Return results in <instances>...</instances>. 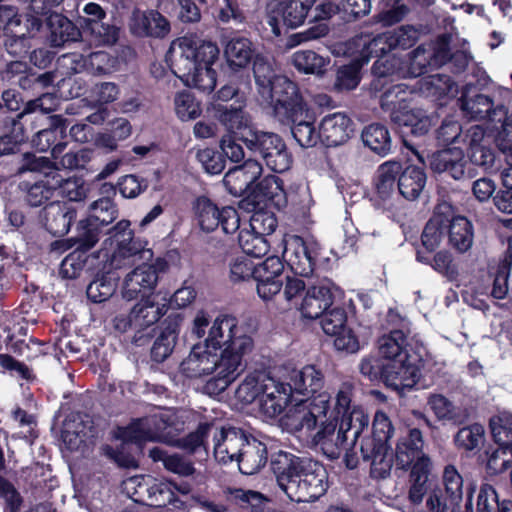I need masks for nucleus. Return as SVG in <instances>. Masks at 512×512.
I'll list each match as a JSON object with an SVG mask.
<instances>
[{
  "instance_id": "nucleus-4",
  "label": "nucleus",
  "mask_w": 512,
  "mask_h": 512,
  "mask_svg": "<svg viewBox=\"0 0 512 512\" xmlns=\"http://www.w3.org/2000/svg\"><path fill=\"white\" fill-rule=\"evenodd\" d=\"M216 43L200 39L196 34H186L175 39L166 54L175 76L188 86L203 93H211L217 84L213 65L219 59Z\"/></svg>"
},
{
  "instance_id": "nucleus-15",
  "label": "nucleus",
  "mask_w": 512,
  "mask_h": 512,
  "mask_svg": "<svg viewBox=\"0 0 512 512\" xmlns=\"http://www.w3.org/2000/svg\"><path fill=\"white\" fill-rule=\"evenodd\" d=\"M69 124L63 115L48 116L46 126L33 135L32 146L38 152H50L53 159H59L68 144Z\"/></svg>"
},
{
  "instance_id": "nucleus-7",
  "label": "nucleus",
  "mask_w": 512,
  "mask_h": 512,
  "mask_svg": "<svg viewBox=\"0 0 512 512\" xmlns=\"http://www.w3.org/2000/svg\"><path fill=\"white\" fill-rule=\"evenodd\" d=\"M261 97L270 103L275 118L281 121H292V117L301 116L309 105L304 99L299 85L287 76H279L269 89H264Z\"/></svg>"
},
{
  "instance_id": "nucleus-40",
  "label": "nucleus",
  "mask_w": 512,
  "mask_h": 512,
  "mask_svg": "<svg viewBox=\"0 0 512 512\" xmlns=\"http://www.w3.org/2000/svg\"><path fill=\"white\" fill-rule=\"evenodd\" d=\"M215 421L204 420L200 421L194 431L189 432L183 437L175 440V445L186 454L200 456H208V438L210 434L214 433Z\"/></svg>"
},
{
  "instance_id": "nucleus-22",
  "label": "nucleus",
  "mask_w": 512,
  "mask_h": 512,
  "mask_svg": "<svg viewBox=\"0 0 512 512\" xmlns=\"http://www.w3.org/2000/svg\"><path fill=\"white\" fill-rule=\"evenodd\" d=\"M211 110L213 117L226 128L228 135H235L244 144L250 138L249 134L256 130L242 105L212 103Z\"/></svg>"
},
{
  "instance_id": "nucleus-26",
  "label": "nucleus",
  "mask_w": 512,
  "mask_h": 512,
  "mask_svg": "<svg viewBox=\"0 0 512 512\" xmlns=\"http://www.w3.org/2000/svg\"><path fill=\"white\" fill-rule=\"evenodd\" d=\"M429 166L433 172L443 173L454 180L472 177L470 169L467 168L465 153L459 147L446 148L432 153L429 158Z\"/></svg>"
},
{
  "instance_id": "nucleus-3",
  "label": "nucleus",
  "mask_w": 512,
  "mask_h": 512,
  "mask_svg": "<svg viewBox=\"0 0 512 512\" xmlns=\"http://www.w3.org/2000/svg\"><path fill=\"white\" fill-rule=\"evenodd\" d=\"M130 226L131 222L123 219L107 231L109 239L116 245L112 255L113 261H143L126 275L122 297L126 301L139 300L137 303L159 304L154 300V292L160 274L169 269V263L163 257L156 258L153 263H147L154 256L153 250L147 247V240L135 237Z\"/></svg>"
},
{
  "instance_id": "nucleus-8",
  "label": "nucleus",
  "mask_w": 512,
  "mask_h": 512,
  "mask_svg": "<svg viewBox=\"0 0 512 512\" xmlns=\"http://www.w3.org/2000/svg\"><path fill=\"white\" fill-rule=\"evenodd\" d=\"M194 219L202 231L213 232L221 227L225 234H234L240 228V216L233 206L220 207L206 195L193 202Z\"/></svg>"
},
{
  "instance_id": "nucleus-61",
  "label": "nucleus",
  "mask_w": 512,
  "mask_h": 512,
  "mask_svg": "<svg viewBox=\"0 0 512 512\" xmlns=\"http://www.w3.org/2000/svg\"><path fill=\"white\" fill-rule=\"evenodd\" d=\"M116 278L111 273L97 275L87 286L86 296L93 303L107 301L116 291Z\"/></svg>"
},
{
  "instance_id": "nucleus-41",
  "label": "nucleus",
  "mask_w": 512,
  "mask_h": 512,
  "mask_svg": "<svg viewBox=\"0 0 512 512\" xmlns=\"http://www.w3.org/2000/svg\"><path fill=\"white\" fill-rule=\"evenodd\" d=\"M240 455L237 463L240 472L244 475L258 473L268 462L267 445L252 435Z\"/></svg>"
},
{
  "instance_id": "nucleus-47",
  "label": "nucleus",
  "mask_w": 512,
  "mask_h": 512,
  "mask_svg": "<svg viewBox=\"0 0 512 512\" xmlns=\"http://www.w3.org/2000/svg\"><path fill=\"white\" fill-rule=\"evenodd\" d=\"M23 112L11 119L10 129L0 136V157L18 156L26 144L28 136L24 124L21 122Z\"/></svg>"
},
{
  "instance_id": "nucleus-23",
  "label": "nucleus",
  "mask_w": 512,
  "mask_h": 512,
  "mask_svg": "<svg viewBox=\"0 0 512 512\" xmlns=\"http://www.w3.org/2000/svg\"><path fill=\"white\" fill-rule=\"evenodd\" d=\"M251 434L236 427L219 428L215 424L213 441L215 457L223 463L238 461L243 452L244 445L248 442Z\"/></svg>"
},
{
  "instance_id": "nucleus-49",
  "label": "nucleus",
  "mask_w": 512,
  "mask_h": 512,
  "mask_svg": "<svg viewBox=\"0 0 512 512\" xmlns=\"http://www.w3.org/2000/svg\"><path fill=\"white\" fill-rule=\"evenodd\" d=\"M292 381L283 382L268 378L264 383V405L270 402V408L273 412H281L283 408L291 403L292 395L295 393L292 387Z\"/></svg>"
},
{
  "instance_id": "nucleus-44",
  "label": "nucleus",
  "mask_w": 512,
  "mask_h": 512,
  "mask_svg": "<svg viewBox=\"0 0 512 512\" xmlns=\"http://www.w3.org/2000/svg\"><path fill=\"white\" fill-rule=\"evenodd\" d=\"M427 404L439 421H448L459 426L464 424L469 416L465 408L454 405L443 394H430L427 398Z\"/></svg>"
},
{
  "instance_id": "nucleus-42",
  "label": "nucleus",
  "mask_w": 512,
  "mask_h": 512,
  "mask_svg": "<svg viewBox=\"0 0 512 512\" xmlns=\"http://www.w3.org/2000/svg\"><path fill=\"white\" fill-rule=\"evenodd\" d=\"M426 179L427 176L422 167L416 165L403 167V164L400 162V172L397 182L398 193L407 200H415L424 189Z\"/></svg>"
},
{
  "instance_id": "nucleus-55",
  "label": "nucleus",
  "mask_w": 512,
  "mask_h": 512,
  "mask_svg": "<svg viewBox=\"0 0 512 512\" xmlns=\"http://www.w3.org/2000/svg\"><path fill=\"white\" fill-rule=\"evenodd\" d=\"M476 512H512V500H500L496 489L484 483L477 493Z\"/></svg>"
},
{
  "instance_id": "nucleus-53",
  "label": "nucleus",
  "mask_w": 512,
  "mask_h": 512,
  "mask_svg": "<svg viewBox=\"0 0 512 512\" xmlns=\"http://www.w3.org/2000/svg\"><path fill=\"white\" fill-rule=\"evenodd\" d=\"M292 63L301 73L323 75L330 64V58L323 57L313 50H300L293 54Z\"/></svg>"
},
{
  "instance_id": "nucleus-35",
  "label": "nucleus",
  "mask_w": 512,
  "mask_h": 512,
  "mask_svg": "<svg viewBox=\"0 0 512 512\" xmlns=\"http://www.w3.org/2000/svg\"><path fill=\"white\" fill-rule=\"evenodd\" d=\"M284 197V190L280 184V179L274 175H268L259 178L253 185L247 199L248 205L253 207L275 206L280 207L281 200Z\"/></svg>"
},
{
  "instance_id": "nucleus-11",
  "label": "nucleus",
  "mask_w": 512,
  "mask_h": 512,
  "mask_svg": "<svg viewBox=\"0 0 512 512\" xmlns=\"http://www.w3.org/2000/svg\"><path fill=\"white\" fill-rule=\"evenodd\" d=\"M167 311L166 303H136L128 313H119L113 318V327L120 333L134 330L133 342L136 345H143L142 339L145 336H150V333L144 334L143 332L155 325Z\"/></svg>"
},
{
  "instance_id": "nucleus-57",
  "label": "nucleus",
  "mask_w": 512,
  "mask_h": 512,
  "mask_svg": "<svg viewBox=\"0 0 512 512\" xmlns=\"http://www.w3.org/2000/svg\"><path fill=\"white\" fill-rule=\"evenodd\" d=\"M485 471L489 476H498L512 466V449L489 445L484 451Z\"/></svg>"
},
{
  "instance_id": "nucleus-6",
  "label": "nucleus",
  "mask_w": 512,
  "mask_h": 512,
  "mask_svg": "<svg viewBox=\"0 0 512 512\" xmlns=\"http://www.w3.org/2000/svg\"><path fill=\"white\" fill-rule=\"evenodd\" d=\"M442 488L433 489L426 500V512H476L473 495L476 486L464 480L453 465H448L443 473Z\"/></svg>"
},
{
  "instance_id": "nucleus-46",
  "label": "nucleus",
  "mask_w": 512,
  "mask_h": 512,
  "mask_svg": "<svg viewBox=\"0 0 512 512\" xmlns=\"http://www.w3.org/2000/svg\"><path fill=\"white\" fill-rule=\"evenodd\" d=\"M415 260L423 265L430 266L435 272L454 281L459 276L458 266L453 255L448 250H436L434 253L425 255L422 252L415 253Z\"/></svg>"
},
{
  "instance_id": "nucleus-63",
  "label": "nucleus",
  "mask_w": 512,
  "mask_h": 512,
  "mask_svg": "<svg viewBox=\"0 0 512 512\" xmlns=\"http://www.w3.org/2000/svg\"><path fill=\"white\" fill-rule=\"evenodd\" d=\"M87 216L105 229L118 217V208L113 199L102 197L90 204Z\"/></svg>"
},
{
  "instance_id": "nucleus-51",
  "label": "nucleus",
  "mask_w": 512,
  "mask_h": 512,
  "mask_svg": "<svg viewBox=\"0 0 512 512\" xmlns=\"http://www.w3.org/2000/svg\"><path fill=\"white\" fill-rule=\"evenodd\" d=\"M223 493L230 504L248 512H262L267 500L261 492L251 489L226 487Z\"/></svg>"
},
{
  "instance_id": "nucleus-1",
  "label": "nucleus",
  "mask_w": 512,
  "mask_h": 512,
  "mask_svg": "<svg viewBox=\"0 0 512 512\" xmlns=\"http://www.w3.org/2000/svg\"><path fill=\"white\" fill-rule=\"evenodd\" d=\"M330 400L329 393H322L310 405H300L289 416L292 429L311 432L319 427L315 434L319 441L328 439L337 429V441L341 445L352 448L359 445L362 460L370 464L372 478H387L394 461L389 441L395 428L390 417L377 410L370 427V417L364 409L351 405V391L340 389L332 410Z\"/></svg>"
},
{
  "instance_id": "nucleus-34",
  "label": "nucleus",
  "mask_w": 512,
  "mask_h": 512,
  "mask_svg": "<svg viewBox=\"0 0 512 512\" xmlns=\"http://www.w3.org/2000/svg\"><path fill=\"white\" fill-rule=\"evenodd\" d=\"M335 296L326 284L309 286L300 305L304 318L318 319L328 308L334 304Z\"/></svg>"
},
{
  "instance_id": "nucleus-37",
  "label": "nucleus",
  "mask_w": 512,
  "mask_h": 512,
  "mask_svg": "<svg viewBox=\"0 0 512 512\" xmlns=\"http://www.w3.org/2000/svg\"><path fill=\"white\" fill-rule=\"evenodd\" d=\"M100 251L75 246L61 261L59 274L63 279H77L84 270H90L98 261Z\"/></svg>"
},
{
  "instance_id": "nucleus-10",
  "label": "nucleus",
  "mask_w": 512,
  "mask_h": 512,
  "mask_svg": "<svg viewBox=\"0 0 512 512\" xmlns=\"http://www.w3.org/2000/svg\"><path fill=\"white\" fill-rule=\"evenodd\" d=\"M283 259L295 275L311 276L314 271L329 260L324 256L323 248L314 239L294 236L286 242Z\"/></svg>"
},
{
  "instance_id": "nucleus-14",
  "label": "nucleus",
  "mask_w": 512,
  "mask_h": 512,
  "mask_svg": "<svg viewBox=\"0 0 512 512\" xmlns=\"http://www.w3.org/2000/svg\"><path fill=\"white\" fill-rule=\"evenodd\" d=\"M316 0H278L268 11L267 24L272 33L279 37L289 29L301 26L309 15Z\"/></svg>"
},
{
  "instance_id": "nucleus-18",
  "label": "nucleus",
  "mask_w": 512,
  "mask_h": 512,
  "mask_svg": "<svg viewBox=\"0 0 512 512\" xmlns=\"http://www.w3.org/2000/svg\"><path fill=\"white\" fill-rule=\"evenodd\" d=\"M263 172L262 165L256 159L249 158L226 172L223 183L229 194L243 197L247 201L250 191Z\"/></svg>"
},
{
  "instance_id": "nucleus-48",
  "label": "nucleus",
  "mask_w": 512,
  "mask_h": 512,
  "mask_svg": "<svg viewBox=\"0 0 512 512\" xmlns=\"http://www.w3.org/2000/svg\"><path fill=\"white\" fill-rule=\"evenodd\" d=\"M44 297L40 288L35 284H27L23 290L20 305L16 308L25 324L35 325L39 321V311L43 307Z\"/></svg>"
},
{
  "instance_id": "nucleus-59",
  "label": "nucleus",
  "mask_w": 512,
  "mask_h": 512,
  "mask_svg": "<svg viewBox=\"0 0 512 512\" xmlns=\"http://www.w3.org/2000/svg\"><path fill=\"white\" fill-rule=\"evenodd\" d=\"M5 346L9 353L28 362L48 354V343L34 336H29L28 340H15L12 343H6Z\"/></svg>"
},
{
  "instance_id": "nucleus-28",
  "label": "nucleus",
  "mask_w": 512,
  "mask_h": 512,
  "mask_svg": "<svg viewBox=\"0 0 512 512\" xmlns=\"http://www.w3.org/2000/svg\"><path fill=\"white\" fill-rule=\"evenodd\" d=\"M130 32L137 37L165 38L171 30L169 20L158 10L135 9L130 19Z\"/></svg>"
},
{
  "instance_id": "nucleus-38",
  "label": "nucleus",
  "mask_w": 512,
  "mask_h": 512,
  "mask_svg": "<svg viewBox=\"0 0 512 512\" xmlns=\"http://www.w3.org/2000/svg\"><path fill=\"white\" fill-rule=\"evenodd\" d=\"M46 28L49 31L50 42L54 47H62L66 43L77 42L84 33L77 21L74 23L59 13L47 17Z\"/></svg>"
},
{
  "instance_id": "nucleus-17",
  "label": "nucleus",
  "mask_w": 512,
  "mask_h": 512,
  "mask_svg": "<svg viewBox=\"0 0 512 512\" xmlns=\"http://www.w3.org/2000/svg\"><path fill=\"white\" fill-rule=\"evenodd\" d=\"M171 417L152 414L134 419L123 431V439L135 444L155 441L170 433Z\"/></svg>"
},
{
  "instance_id": "nucleus-19",
  "label": "nucleus",
  "mask_w": 512,
  "mask_h": 512,
  "mask_svg": "<svg viewBox=\"0 0 512 512\" xmlns=\"http://www.w3.org/2000/svg\"><path fill=\"white\" fill-rule=\"evenodd\" d=\"M289 380L292 381L291 385L295 393L308 397L306 400H301L287 413L286 423L290 426L289 416L295 412L300 405L308 406L315 397L325 393L322 391L325 380L323 372L315 365H306L300 370H292L289 375Z\"/></svg>"
},
{
  "instance_id": "nucleus-2",
  "label": "nucleus",
  "mask_w": 512,
  "mask_h": 512,
  "mask_svg": "<svg viewBox=\"0 0 512 512\" xmlns=\"http://www.w3.org/2000/svg\"><path fill=\"white\" fill-rule=\"evenodd\" d=\"M254 348L253 338L238 325L236 317L219 315L209 329L204 346L194 344L189 362H198V375L215 373V384L226 389L245 370L244 358Z\"/></svg>"
},
{
  "instance_id": "nucleus-60",
  "label": "nucleus",
  "mask_w": 512,
  "mask_h": 512,
  "mask_svg": "<svg viewBox=\"0 0 512 512\" xmlns=\"http://www.w3.org/2000/svg\"><path fill=\"white\" fill-rule=\"evenodd\" d=\"M425 462L426 460H421L409 469L411 482L409 500L413 504H420L428 490L427 482L431 464H426Z\"/></svg>"
},
{
  "instance_id": "nucleus-29",
  "label": "nucleus",
  "mask_w": 512,
  "mask_h": 512,
  "mask_svg": "<svg viewBox=\"0 0 512 512\" xmlns=\"http://www.w3.org/2000/svg\"><path fill=\"white\" fill-rule=\"evenodd\" d=\"M354 126V121L345 113L328 114L320 122L318 136L326 147H336L350 139Z\"/></svg>"
},
{
  "instance_id": "nucleus-24",
  "label": "nucleus",
  "mask_w": 512,
  "mask_h": 512,
  "mask_svg": "<svg viewBox=\"0 0 512 512\" xmlns=\"http://www.w3.org/2000/svg\"><path fill=\"white\" fill-rule=\"evenodd\" d=\"M310 460V457L278 450L270 455V470L275 476L278 487L286 493L289 485L296 480Z\"/></svg>"
},
{
  "instance_id": "nucleus-64",
  "label": "nucleus",
  "mask_w": 512,
  "mask_h": 512,
  "mask_svg": "<svg viewBox=\"0 0 512 512\" xmlns=\"http://www.w3.org/2000/svg\"><path fill=\"white\" fill-rule=\"evenodd\" d=\"M26 187L25 201L30 207H40L46 204L55 193L53 178L36 181L33 184L23 183Z\"/></svg>"
},
{
  "instance_id": "nucleus-27",
  "label": "nucleus",
  "mask_w": 512,
  "mask_h": 512,
  "mask_svg": "<svg viewBox=\"0 0 512 512\" xmlns=\"http://www.w3.org/2000/svg\"><path fill=\"white\" fill-rule=\"evenodd\" d=\"M445 212H450L449 203L443 202L435 207L433 215L422 230L420 241L414 243L415 253L422 252L427 255L438 250L446 236L445 223H447V217H444Z\"/></svg>"
},
{
  "instance_id": "nucleus-5",
  "label": "nucleus",
  "mask_w": 512,
  "mask_h": 512,
  "mask_svg": "<svg viewBox=\"0 0 512 512\" xmlns=\"http://www.w3.org/2000/svg\"><path fill=\"white\" fill-rule=\"evenodd\" d=\"M406 89L407 85L403 83L392 85L382 93L380 102L383 109L392 106L391 122L402 138L403 144L410 148L407 137L426 135L432 126V118L424 109L409 105L404 97Z\"/></svg>"
},
{
  "instance_id": "nucleus-16",
  "label": "nucleus",
  "mask_w": 512,
  "mask_h": 512,
  "mask_svg": "<svg viewBox=\"0 0 512 512\" xmlns=\"http://www.w3.org/2000/svg\"><path fill=\"white\" fill-rule=\"evenodd\" d=\"M424 438L419 427L407 426L398 437L395 446V464L397 469L408 471L421 460L431 464L430 457L424 453Z\"/></svg>"
},
{
  "instance_id": "nucleus-31",
  "label": "nucleus",
  "mask_w": 512,
  "mask_h": 512,
  "mask_svg": "<svg viewBox=\"0 0 512 512\" xmlns=\"http://www.w3.org/2000/svg\"><path fill=\"white\" fill-rule=\"evenodd\" d=\"M463 142L466 144V153L471 164L484 169L493 167L496 154L482 126L473 125L466 130Z\"/></svg>"
},
{
  "instance_id": "nucleus-45",
  "label": "nucleus",
  "mask_w": 512,
  "mask_h": 512,
  "mask_svg": "<svg viewBox=\"0 0 512 512\" xmlns=\"http://www.w3.org/2000/svg\"><path fill=\"white\" fill-rule=\"evenodd\" d=\"M361 139L365 147L381 157L391 152L392 139L385 124L374 122L365 126L361 132Z\"/></svg>"
},
{
  "instance_id": "nucleus-21",
  "label": "nucleus",
  "mask_w": 512,
  "mask_h": 512,
  "mask_svg": "<svg viewBox=\"0 0 512 512\" xmlns=\"http://www.w3.org/2000/svg\"><path fill=\"white\" fill-rule=\"evenodd\" d=\"M78 208L69 202H51L42 209L40 221L44 229L54 237H64L76 222Z\"/></svg>"
},
{
  "instance_id": "nucleus-32",
  "label": "nucleus",
  "mask_w": 512,
  "mask_h": 512,
  "mask_svg": "<svg viewBox=\"0 0 512 512\" xmlns=\"http://www.w3.org/2000/svg\"><path fill=\"white\" fill-rule=\"evenodd\" d=\"M444 217H447L445 231L448 244L458 253L467 252L472 247L474 241L473 224L467 217L455 215L451 204L450 212H445Z\"/></svg>"
},
{
  "instance_id": "nucleus-62",
  "label": "nucleus",
  "mask_w": 512,
  "mask_h": 512,
  "mask_svg": "<svg viewBox=\"0 0 512 512\" xmlns=\"http://www.w3.org/2000/svg\"><path fill=\"white\" fill-rule=\"evenodd\" d=\"M238 243L244 255L248 257L261 258L265 256L270 249V244L265 238V235L256 233L252 229L240 230Z\"/></svg>"
},
{
  "instance_id": "nucleus-43",
  "label": "nucleus",
  "mask_w": 512,
  "mask_h": 512,
  "mask_svg": "<svg viewBox=\"0 0 512 512\" xmlns=\"http://www.w3.org/2000/svg\"><path fill=\"white\" fill-rule=\"evenodd\" d=\"M292 118V121H281L280 123L291 127V133L301 147L315 146L320 139L314 126L315 114L313 110L309 107L307 111L302 112L301 116L297 115V117L293 116Z\"/></svg>"
},
{
  "instance_id": "nucleus-30",
  "label": "nucleus",
  "mask_w": 512,
  "mask_h": 512,
  "mask_svg": "<svg viewBox=\"0 0 512 512\" xmlns=\"http://www.w3.org/2000/svg\"><path fill=\"white\" fill-rule=\"evenodd\" d=\"M223 54L228 68L236 73L249 68L259 53L249 37L234 33L227 38Z\"/></svg>"
},
{
  "instance_id": "nucleus-25",
  "label": "nucleus",
  "mask_w": 512,
  "mask_h": 512,
  "mask_svg": "<svg viewBox=\"0 0 512 512\" xmlns=\"http://www.w3.org/2000/svg\"><path fill=\"white\" fill-rule=\"evenodd\" d=\"M360 373L370 381H381L386 386L395 390L409 386L406 376L399 372L393 360H386L383 356H369L361 360L359 365Z\"/></svg>"
},
{
  "instance_id": "nucleus-54",
  "label": "nucleus",
  "mask_w": 512,
  "mask_h": 512,
  "mask_svg": "<svg viewBox=\"0 0 512 512\" xmlns=\"http://www.w3.org/2000/svg\"><path fill=\"white\" fill-rule=\"evenodd\" d=\"M75 235L72 236L76 246H80L91 251L99 243L104 229L99 224L93 222L87 215L75 222Z\"/></svg>"
},
{
  "instance_id": "nucleus-52",
  "label": "nucleus",
  "mask_w": 512,
  "mask_h": 512,
  "mask_svg": "<svg viewBox=\"0 0 512 512\" xmlns=\"http://www.w3.org/2000/svg\"><path fill=\"white\" fill-rule=\"evenodd\" d=\"M512 268V254L506 253L496 265L489 266V276L492 278V289L490 295L497 300L505 299L508 296V280Z\"/></svg>"
},
{
  "instance_id": "nucleus-36",
  "label": "nucleus",
  "mask_w": 512,
  "mask_h": 512,
  "mask_svg": "<svg viewBox=\"0 0 512 512\" xmlns=\"http://www.w3.org/2000/svg\"><path fill=\"white\" fill-rule=\"evenodd\" d=\"M181 318L169 316L161 325L160 332L156 336L150 350L153 362H164L173 352L178 339Z\"/></svg>"
},
{
  "instance_id": "nucleus-56",
  "label": "nucleus",
  "mask_w": 512,
  "mask_h": 512,
  "mask_svg": "<svg viewBox=\"0 0 512 512\" xmlns=\"http://www.w3.org/2000/svg\"><path fill=\"white\" fill-rule=\"evenodd\" d=\"M489 429L495 445L512 449V413L500 411L489 419Z\"/></svg>"
},
{
  "instance_id": "nucleus-12",
  "label": "nucleus",
  "mask_w": 512,
  "mask_h": 512,
  "mask_svg": "<svg viewBox=\"0 0 512 512\" xmlns=\"http://www.w3.org/2000/svg\"><path fill=\"white\" fill-rule=\"evenodd\" d=\"M379 353L386 360H393L396 369L415 382L420 373L421 356L408 349L407 335L402 330H392L378 340Z\"/></svg>"
},
{
  "instance_id": "nucleus-58",
  "label": "nucleus",
  "mask_w": 512,
  "mask_h": 512,
  "mask_svg": "<svg viewBox=\"0 0 512 512\" xmlns=\"http://www.w3.org/2000/svg\"><path fill=\"white\" fill-rule=\"evenodd\" d=\"M348 56L351 57L350 62L340 66L336 73L334 88L339 92L353 90L361 81V70L365 64L355 54Z\"/></svg>"
},
{
  "instance_id": "nucleus-9",
  "label": "nucleus",
  "mask_w": 512,
  "mask_h": 512,
  "mask_svg": "<svg viewBox=\"0 0 512 512\" xmlns=\"http://www.w3.org/2000/svg\"><path fill=\"white\" fill-rule=\"evenodd\" d=\"M249 136L246 147L253 154L259 155L271 171L283 173L290 169L292 154L280 135L256 129Z\"/></svg>"
},
{
  "instance_id": "nucleus-39",
  "label": "nucleus",
  "mask_w": 512,
  "mask_h": 512,
  "mask_svg": "<svg viewBox=\"0 0 512 512\" xmlns=\"http://www.w3.org/2000/svg\"><path fill=\"white\" fill-rule=\"evenodd\" d=\"M458 101L461 110L474 120L489 117L493 109L492 98L480 93L478 87L474 84H466L462 87Z\"/></svg>"
},
{
  "instance_id": "nucleus-13",
  "label": "nucleus",
  "mask_w": 512,
  "mask_h": 512,
  "mask_svg": "<svg viewBox=\"0 0 512 512\" xmlns=\"http://www.w3.org/2000/svg\"><path fill=\"white\" fill-rule=\"evenodd\" d=\"M328 488L326 468L319 461L310 458L285 494L293 502L310 503L322 497Z\"/></svg>"
},
{
  "instance_id": "nucleus-50",
  "label": "nucleus",
  "mask_w": 512,
  "mask_h": 512,
  "mask_svg": "<svg viewBox=\"0 0 512 512\" xmlns=\"http://www.w3.org/2000/svg\"><path fill=\"white\" fill-rule=\"evenodd\" d=\"M418 84L421 94L437 101L450 95L453 96L457 92L455 82L446 74H434L423 77L418 81Z\"/></svg>"
},
{
  "instance_id": "nucleus-20",
  "label": "nucleus",
  "mask_w": 512,
  "mask_h": 512,
  "mask_svg": "<svg viewBox=\"0 0 512 512\" xmlns=\"http://www.w3.org/2000/svg\"><path fill=\"white\" fill-rule=\"evenodd\" d=\"M392 51L387 32L376 35L361 33L343 44L344 55H354L367 64L371 58H382Z\"/></svg>"
},
{
  "instance_id": "nucleus-33",
  "label": "nucleus",
  "mask_w": 512,
  "mask_h": 512,
  "mask_svg": "<svg viewBox=\"0 0 512 512\" xmlns=\"http://www.w3.org/2000/svg\"><path fill=\"white\" fill-rule=\"evenodd\" d=\"M400 172V162L386 161L378 166L373 180L375 205L383 206L398 193L397 182Z\"/></svg>"
}]
</instances>
